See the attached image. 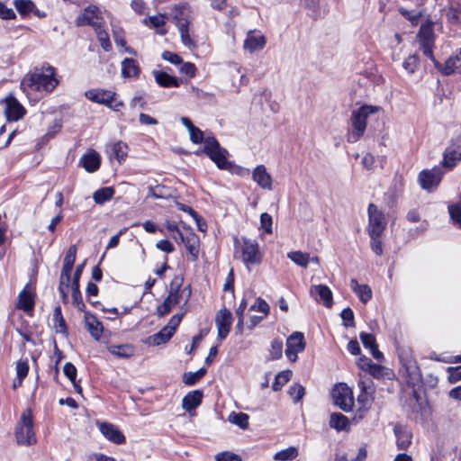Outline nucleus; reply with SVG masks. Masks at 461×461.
<instances>
[{
    "instance_id": "1",
    "label": "nucleus",
    "mask_w": 461,
    "mask_h": 461,
    "mask_svg": "<svg viewBox=\"0 0 461 461\" xmlns=\"http://www.w3.org/2000/svg\"><path fill=\"white\" fill-rule=\"evenodd\" d=\"M59 85L56 77V69L52 66H43L28 74L21 82V86L25 90L52 92Z\"/></svg>"
},
{
    "instance_id": "2",
    "label": "nucleus",
    "mask_w": 461,
    "mask_h": 461,
    "mask_svg": "<svg viewBox=\"0 0 461 461\" xmlns=\"http://www.w3.org/2000/svg\"><path fill=\"white\" fill-rule=\"evenodd\" d=\"M379 109L378 106L364 104L352 112L350 116V129L347 134L348 142L356 143L364 136L368 116L375 113Z\"/></svg>"
},
{
    "instance_id": "3",
    "label": "nucleus",
    "mask_w": 461,
    "mask_h": 461,
    "mask_svg": "<svg viewBox=\"0 0 461 461\" xmlns=\"http://www.w3.org/2000/svg\"><path fill=\"white\" fill-rule=\"evenodd\" d=\"M170 14L179 30L182 43L189 49L194 48L195 43L189 34V24L192 20L190 6L186 4L175 5Z\"/></svg>"
},
{
    "instance_id": "4",
    "label": "nucleus",
    "mask_w": 461,
    "mask_h": 461,
    "mask_svg": "<svg viewBox=\"0 0 461 461\" xmlns=\"http://www.w3.org/2000/svg\"><path fill=\"white\" fill-rule=\"evenodd\" d=\"M203 151L217 165L220 169H231L233 165L227 159L229 155L228 150L221 148L214 137L208 136L205 138Z\"/></svg>"
},
{
    "instance_id": "5",
    "label": "nucleus",
    "mask_w": 461,
    "mask_h": 461,
    "mask_svg": "<svg viewBox=\"0 0 461 461\" xmlns=\"http://www.w3.org/2000/svg\"><path fill=\"white\" fill-rule=\"evenodd\" d=\"M15 437L19 444L30 446L36 442L32 414L30 409L23 411L15 428Z\"/></svg>"
},
{
    "instance_id": "6",
    "label": "nucleus",
    "mask_w": 461,
    "mask_h": 461,
    "mask_svg": "<svg viewBox=\"0 0 461 461\" xmlns=\"http://www.w3.org/2000/svg\"><path fill=\"white\" fill-rule=\"evenodd\" d=\"M183 314L173 315L167 325L162 328L158 333L149 336L145 343L149 346H159L167 342L174 335L177 326L181 322Z\"/></svg>"
},
{
    "instance_id": "7",
    "label": "nucleus",
    "mask_w": 461,
    "mask_h": 461,
    "mask_svg": "<svg viewBox=\"0 0 461 461\" xmlns=\"http://www.w3.org/2000/svg\"><path fill=\"white\" fill-rule=\"evenodd\" d=\"M332 399L336 406L344 411H349L354 406V396L350 387L344 383L336 384L332 390Z\"/></svg>"
},
{
    "instance_id": "8",
    "label": "nucleus",
    "mask_w": 461,
    "mask_h": 461,
    "mask_svg": "<svg viewBox=\"0 0 461 461\" xmlns=\"http://www.w3.org/2000/svg\"><path fill=\"white\" fill-rule=\"evenodd\" d=\"M241 258L247 268L250 266L259 265L262 261V254L259 251L258 243L255 240L244 239L240 245Z\"/></svg>"
},
{
    "instance_id": "9",
    "label": "nucleus",
    "mask_w": 461,
    "mask_h": 461,
    "mask_svg": "<svg viewBox=\"0 0 461 461\" xmlns=\"http://www.w3.org/2000/svg\"><path fill=\"white\" fill-rule=\"evenodd\" d=\"M444 174L445 171L441 166H436L430 169H423L418 175V182L422 189L430 192L438 186Z\"/></svg>"
},
{
    "instance_id": "10",
    "label": "nucleus",
    "mask_w": 461,
    "mask_h": 461,
    "mask_svg": "<svg viewBox=\"0 0 461 461\" xmlns=\"http://www.w3.org/2000/svg\"><path fill=\"white\" fill-rule=\"evenodd\" d=\"M368 220V232L375 234L384 232L387 225V219L383 208H379L375 203H369Z\"/></svg>"
},
{
    "instance_id": "11",
    "label": "nucleus",
    "mask_w": 461,
    "mask_h": 461,
    "mask_svg": "<svg viewBox=\"0 0 461 461\" xmlns=\"http://www.w3.org/2000/svg\"><path fill=\"white\" fill-rule=\"evenodd\" d=\"M100 10L96 5H87L83 13L76 20L77 26H92L94 29L99 28L103 24V18L100 15Z\"/></svg>"
},
{
    "instance_id": "12",
    "label": "nucleus",
    "mask_w": 461,
    "mask_h": 461,
    "mask_svg": "<svg viewBox=\"0 0 461 461\" xmlns=\"http://www.w3.org/2000/svg\"><path fill=\"white\" fill-rule=\"evenodd\" d=\"M305 348L304 336L302 332H294L287 338L285 355L289 360L294 362L297 359V354Z\"/></svg>"
},
{
    "instance_id": "13",
    "label": "nucleus",
    "mask_w": 461,
    "mask_h": 461,
    "mask_svg": "<svg viewBox=\"0 0 461 461\" xmlns=\"http://www.w3.org/2000/svg\"><path fill=\"white\" fill-rule=\"evenodd\" d=\"M5 104V114L8 121L16 122L26 113L23 104L13 95H8L3 101Z\"/></svg>"
},
{
    "instance_id": "14",
    "label": "nucleus",
    "mask_w": 461,
    "mask_h": 461,
    "mask_svg": "<svg viewBox=\"0 0 461 461\" xmlns=\"http://www.w3.org/2000/svg\"><path fill=\"white\" fill-rule=\"evenodd\" d=\"M182 285V279L179 277H175L170 283V289L168 295L165 298V302H167L169 306L172 308L181 303V298L185 294V290H187L185 298L184 300L185 303L188 301L191 291L189 288H184L182 291L180 290Z\"/></svg>"
},
{
    "instance_id": "15",
    "label": "nucleus",
    "mask_w": 461,
    "mask_h": 461,
    "mask_svg": "<svg viewBox=\"0 0 461 461\" xmlns=\"http://www.w3.org/2000/svg\"><path fill=\"white\" fill-rule=\"evenodd\" d=\"M215 323L218 330V338L221 340L226 339L232 323L231 312L226 308L220 310L216 314Z\"/></svg>"
},
{
    "instance_id": "16",
    "label": "nucleus",
    "mask_w": 461,
    "mask_h": 461,
    "mask_svg": "<svg viewBox=\"0 0 461 461\" xmlns=\"http://www.w3.org/2000/svg\"><path fill=\"white\" fill-rule=\"evenodd\" d=\"M35 292L31 284H27L20 292L16 307L25 312H32L35 304Z\"/></svg>"
},
{
    "instance_id": "17",
    "label": "nucleus",
    "mask_w": 461,
    "mask_h": 461,
    "mask_svg": "<svg viewBox=\"0 0 461 461\" xmlns=\"http://www.w3.org/2000/svg\"><path fill=\"white\" fill-rule=\"evenodd\" d=\"M436 68L443 75L448 76L454 73H461V50L450 56L444 64L435 61Z\"/></svg>"
},
{
    "instance_id": "18",
    "label": "nucleus",
    "mask_w": 461,
    "mask_h": 461,
    "mask_svg": "<svg viewBox=\"0 0 461 461\" xmlns=\"http://www.w3.org/2000/svg\"><path fill=\"white\" fill-rule=\"evenodd\" d=\"M461 161V143L452 144L443 153L442 167L447 170L453 169Z\"/></svg>"
},
{
    "instance_id": "19",
    "label": "nucleus",
    "mask_w": 461,
    "mask_h": 461,
    "mask_svg": "<svg viewBox=\"0 0 461 461\" xmlns=\"http://www.w3.org/2000/svg\"><path fill=\"white\" fill-rule=\"evenodd\" d=\"M105 151L110 160H116L121 165L127 158L128 145L122 140H118L107 144Z\"/></svg>"
},
{
    "instance_id": "20",
    "label": "nucleus",
    "mask_w": 461,
    "mask_h": 461,
    "mask_svg": "<svg viewBox=\"0 0 461 461\" xmlns=\"http://www.w3.org/2000/svg\"><path fill=\"white\" fill-rule=\"evenodd\" d=\"M178 236L181 241L190 254L191 259L195 261L198 258L200 249V239L194 232H188L185 235L178 231Z\"/></svg>"
},
{
    "instance_id": "21",
    "label": "nucleus",
    "mask_w": 461,
    "mask_h": 461,
    "mask_svg": "<svg viewBox=\"0 0 461 461\" xmlns=\"http://www.w3.org/2000/svg\"><path fill=\"white\" fill-rule=\"evenodd\" d=\"M85 96L92 102L112 107L115 93L107 90L90 89L85 93Z\"/></svg>"
},
{
    "instance_id": "22",
    "label": "nucleus",
    "mask_w": 461,
    "mask_h": 461,
    "mask_svg": "<svg viewBox=\"0 0 461 461\" xmlns=\"http://www.w3.org/2000/svg\"><path fill=\"white\" fill-rule=\"evenodd\" d=\"M311 295L326 307L332 305V293L330 289L324 285H312L310 290Z\"/></svg>"
},
{
    "instance_id": "23",
    "label": "nucleus",
    "mask_w": 461,
    "mask_h": 461,
    "mask_svg": "<svg viewBox=\"0 0 461 461\" xmlns=\"http://www.w3.org/2000/svg\"><path fill=\"white\" fill-rule=\"evenodd\" d=\"M252 179L263 189L272 190L273 181L271 175L264 165H258L252 172Z\"/></svg>"
},
{
    "instance_id": "24",
    "label": "nucleus",
    "mask_w": 461,
    "mask_h": 461,
    "mask_svg": "<svg viewBox=\"0 0 461 461\" xmlns=\"http://www.w3.org/2000/svg\"><path fill=\"white\" fill-rule=\"evenodd\" d=\"M84 268V264L78 265L74 273L73 282H72V298L73 303L77 306L79 311L84 312L86 305L82 301L81 294H80V286H79V279Z\"/></svg>"
},
{
    "instance_id": "25",
    "label": "nucleus",
    "mask_w": 461,
    "mask_h": 461,
    "mask_svg": "<svg viewBox=\"0 0 461 461\" xmlns=\"http://www.w3.org/2000/svg\"><path fill=\"white\" fill-rule=\"evenodd\" d=\"M100 164L101 156L94 149H89L79 160V165L89 173L95 172L100 167Z\"/></svg>"
},
{
    "instance_id": "26",
    "label": "nucleus",
    "mask_w": 461,
    "mask_h": 461,
    "mask_svg": "<svg viewBox=\"0 0 461 461\" xmlns=\"http://www.w3.org/2000/svg\"><path fill=\"white\" fill-rule=\"evenodd\" d=\"M101 433L110 441L115 444H122L125 441V437L121 430L113 424L102 423L99 426Z\"/></svg>"
},
{
    "instance_id": "27",
    "label": "nucleus",
    "mask_w": 461,
    "mask_h": 461,
    "mask_svg": "<svg viewBox=\"0 0 461 461\" xmlns=\"http://www.w3.org/2000/svg\"><path fill=\"white\" fill-rule=\"evenodd\" d=\"M396 437V445L398 449L406 450L411 444V433L401 425H396L393 429Z\"/></svg>"
},
{
    "instance_id": "28",
    "label": "nucleus",
    "mask_w": 461,
    "mask_h": 461,
    "mask_svg": "<svg viewBox=\"0 0 461 461\" xmlns=\"http://www.w3.org/2000/svg\"><path fill=\"white\" fill-rule=\"evenodd\" d=\"M266 45V38L263 35H255L249 32L244 41V49L249 52L262 50Z\"/></svg>"
},
{
    "instance_id": "29",
    "label": "nucleus",
    "mask_w": 461,
    "mask_h": 461,
    "mask_svg": "<svg viewBox=\"0 0 461 461\" xmlns=\"http://www.w3.org/2000/svg\"><path fill=\"white\" fill-rule=\"evenodd\" d=\"M359 338H360V340H361L362 344L364 345V347L370 350L372 356L376 360L383 359V353L381 351H379L378 346L375 342V339L374 335L366 333V332H361L359 335Z\"/></svg>"
},
{
    "instance_id": "30",
    "label": "nucleus",
    "mask_w": 461,
    "mask_h": 461,
    "mask_svg": "<svg viewBox=\"0 0 461 461\" xmlns=\"http://www.w3.org/2000/svg\"><path fill=\"white\" fill-rule=\"evenodd\" d=\"M85 323L86 327L90 333V335L95 339H99L101 334L103 332V325L100 321H97L95 315L86 312L85 313Z\"/></svg>"
},
{
    "instance_id": "31",
    "label": "nucleus",
    "mask_w": 461,
    "mask_h": 461,
    "mask_svg": "<svg viewBox=\"0 0 461 461\" xmlns=\"http://www.w3.org/2000/svg\"><path fill=\"white\" fill-rule=\"evenodd\" d=\"M349 285L363 303H366L372 298V290L367 285H359L357 281L353 278L350 280Z\"/></svg>"
},
{
    "instance_id": "32",
    "label": "nucleus",
    "mask_w": 461,
    "mask_h": 461,
    "mask_svg": "<svg viewBox=\"0 0 461 461\" xmlns=\"http://www.w3.org/2000/svg\"><path fill=\"white\" fill-rule=\"evenodd\" d=\"M203 393L201 391H193L187 393L182 400V407L190 411L199 406L202 402Z\"/></svg>"
},
{
    "instance_id": "33",
    "label": "nucleus",
    "mask_w": 461,
    "mask_h": 461,
    "mask_svg": "<svg viewBox=\"0 0 461 461\" xmlns=\"http://www.w3.org/2000/svg\"><path fill=\"white\" fill-rule=\"evenodd\" d=\"M153 75L156 82L162 87H178L180 85V81L175 77L163 71H153Z\"/></svg>"
},
{
    "instance_id": "34",
    "label": "nucleus",
    "mask_w": 461,
    "mask_h": 461,
    "mask_svg": "<svg viewBox=\"0 0 461 461\" xmlns=\"http://www.w3.org/2000/svg\"><path fill=\"white\" fill-rule=\"evenodd\" d=\"M372 382L368 381H360L358 383V386L361 390V393L357 396V402L363 406L366 407L372 402Z\"/></svg>"
},
{
    "instance_id": "35",
    "label": "nucleus",
    "mask_w": 461,
    "mask_h": 461,
    "mask_svg": "<svg viewBox=\"0 0 461 461\" xmlns=\"http://www.w3.org/2000/svg\"><path fill=\"white\" fill-rule=\"evenodd\" d=\"M107 349L111 354L118 357L128 358L134 354V348L131 344H112L107 347Z\"/></svg>"
},
{
    "instance_id": "36",
    "label": "nucleus",
    "mask_w": 461,
    "mask_h": 461,
    "mask_svg": "<svg viewBox=\"0 0 461 461\" xmlns=\"http://www.w3.org/2000/svg\"><path fill=\"white\" fill-rule=\"evenodd\" d=\"M140 73V67L133 59L126 58L122 62V76L123 77H134Z\"/></svg>"
},
{
    "instance_id": "37",
    "label": "nucleus",
    "mask_w": 461,
    "mask_h": 461,
    "mask_svg": "<svg viewBox=\"0 0 461 461\" xmlns=\"http://www.w3.org/2000/svg\"><path fill=\"white\" fill-rule=\"evenodd\" d=\"M330 426L338 431H347L349 429V420L345 415L339 412H334L330 415Z\"/></svg>"
},
{
    "instance_id": "38",
    "label": "nucleus",
    "mask_w": 461,
    "mask_h": 461,
    "mask_svg": "<svg viewBox=\"0 0 461 461\" xmlns=\"http://www.w3.org/2000/svg\"><path fill=\"white\" fill-rule=\"evenodd\" d=\"M73 268V265H67L63 262L62 271L60 275L59 292L63 294V297H67L68 285L70 282V274Z\"/></svg>"
},
{
    "instance_id": "39",
    "label": "nucleus",
    "mask_w": 461,
    "mask_h": 461,
    "mask_svg": "<svg viewBox=\"0 0 461 461\" xmlns=\"http://www.w3.org/2000/svg\"><path fill=\"white\" fill-rule=\"evenodd\" d=\"M447 20L452 24L461 23V4L452 2L446 13Z\"/></svg>"
},
{
    "instance_id": "40",
    "label": "nucleus",
    "mask_w": 461,
    "mask_h": 461,
    "mask_svg": "<svg viewBox=\"0 0 461 461\" xmlns=\"http://www.w3.org/2000/svg\"><path fill=\"white\" fill-rule=\"evenodd\" d=\"M420 49L422 50L423 54L429 58L433 64L435 65V61H438L432 52V49L434 46V38H419Z\"/></svg>"
},
{
    "instance_id": "41",
    "label": "nucleus",
    "mask_w": 461,
    "mask_h": 461,
    "mask_svg": "<svg viewBox=\"0 0 461 461\" xmlns=\"http://www.w3.org/2000/svg\"><path fill=\"white\" fill-rule=\"evenodd\" d=\"M14 5L22 17L32 13L35 7L32 0H14Z\"/></svg>"
},
{
    "instance_id": "42",
    "label": "nucleus",
    "mask_w": 461,
    "mask_h": 461,
    "mask_svg": "<svg viewBox=\"0 0 461 461\" xmlns=\"http://www.w3.org/2000/svg\"><path fill=\"white\" fill-rule=\"evenodd\" d=\"M287 258L297 266H300L304 268L307 267L310 262V255L308 253H303L300 250L289 252L287 254Z\"/></svg>"
},
{
    "instance_id": "43",
    "label": "nucleus",
    "mask_w": 461,
    "mask_h": 461,
    "mask_svg": "<svg viewBox=\"0 0 461 461\" xmlns=\"http://www.w3.org/2000/svg\"><path fill=\"white\" fill-rule=\"evenodd\" d=\"M114 189L112 186H105L96 190L93 194L95 202H106L113 197Z\"/></svg>"
},
{
    "instance_id": "44",
    "label": "nucleus",
    "mask_w": 461,
    "mask_h": 461,
    "mask_svg": "<svg viewBox=\"0 0 461 461\" xmlns=\"http://www.w3.org/2000/svg\"><path fill=\"white\" fill-rule=\"evenodd\" d=\"M229 420L243 429L249 427V415L243 412H231L229 415Z\"/></svg>"
},
{
    "instance_id": "45",
    "label": "nucleus",
    "mask_w": 461,
    "mask_h": 461,
    "mask_svg": "<svg viewBox=\"0 0 461 461\" xmlns=\"http://www.w3.org/2000/svg\"><path fill=\"white\" fill-rule=\"evenodd\" d=\"M206 373L205 368H200L196 372H187L183 375V382L187 385H194L196 384Z\"/></svg>"
},
{
    "instance_id": "46",
    "label": "nucleus",
    "mask_w": 461,
    "mask_h": 461,
    "mask_svg": "<svg viewBox=\"0 0 461 461\" xmlns=\"http://www.w3.org/2000/svg\"><path fill=\"white\" fill-rule=\"evenodd\" d=\"M292 377V371L285 370L278 373L276 375L275 382L272 385L274 391H279L283 387V385L287 383Z\"/></svg>"
},
{
    "instance_id": "47",
    "label": "nucleus",
    "mask_w": 461,
    "mask_h": 461,
    "mask_svg": "<svg viewBox=\"0 0 461 461\" xmlns=\"http://www.w3.org/2000/svg\"><path fill=\"white\" fill-rule=\"evenodd\" d=\"M97 39L100 42L101 47L105 50L109 51L112 50V44L109 39V35L105 30L103 29V25H100L99 28L95 29Z\"/></svg>"
},
{
    "instance_id": "48",
    "label": "nucleus",
    "mask_w": 461,
    "mask_h": 461,
    "mask_svg": "<svg viewBox=\"0 0 461 461\" xmlns=\"http://www.w3.org/2000/svg\"><path fill=\"white\" fill-rule=\"evenodd\" d=\"M370 236V247L374 253L377 256H381L383 254V244L381 240V236L383 233H373L368 232Z\"/></svg>"
},
{
    "instance_id": "49",
    "label": "nucleus",
    "mask_w": 461,
    "mask_h": 461,
    "mask_svg": "<svg viewBox=\"0 0 461 461\" xmlns=\"http://www.w3.org/2000/svg\"><path fill=\"white\" fill-rule=\"evenodd\" d=\"M448 212L453 223L461 229V203H449Z\"/></svg>"
},
{
    "instance_id": "50",
    "label": "nucleus",
    "mask_w": 461,
    "mask_h": 461,
    "mask_svg": "<svg viewBox=\"0 0 461 461\" xmlns=\"http://www.w3.org/2000/svg\"><path fill=\"white\" fill-rule=\"evenodd\" d=\"M54 321H55V329L57 332L59 333H67V326L65 320L61 314V309L59 306L54 309Z\"/></svg>"
},
{
    "instance_id": "51",
    "label": "nucleus",
    "mask_w": 461,
    "mask_h": 461,
    "mask_svg": "<svg viewBox=\"0 0 461 461\" xmlns=\"http://www.w3.org/2000/svg\"><path fill=\"white\" fill-rule=\"evenodd\" d=\"M297 449L295 447H288L275 454L274 459L278 461L292 460L297 456Z\"/></svg>"
},
{
    "instance_id": "52",
    "label": "nucleus",
    "mask_w": 461,
    "mask_h": 461,
    "mask_svg": "<svg viewBox=\"0 0 461 461\" xmlns=\"http://www.w3.org/2000/svg\"><path fill=\"white\" fill-rule=\"evenodd\" d=\"M419 61L418 55L412 54L404 60L402 67L409 74H413L419 66Z\"/></svg>"
},
{
    "instance_id": "53",
    "label": "nucleus",
    "mask_w": 461,
    "mask_h": 461,
    "mask_svg": "<svg viewBox=\"0 0 461 461\" xmlns=\"http://www.w3.org/2000/svg\"><path fill=\"white\" fill-rule=\"evenodd\" d=\"M283 353V342L281 339H276L271 343V348L269 350L270 359L275 360L278 359L282 357Z\"/></svg>"
},
{
    "instance_id": "54",
    "label": "nucleus",
    "mask_w": 461,
    "mask_h": 461,
    "mask_svg": "<svg viewBox=\"0 0 461 461\" xmlns=\"http://www.w3.org/2000/svg\"><path fill=\"white\" fill-rule=\"evenodd\" d=\"M288 393L294 402H298L303 397L305 390L301 384H295L289 388Z\"/></svg>"
},
{
    "instance_id": "55",
    "label": "nucleus",
    "mask_w": 461,
    "mask_h": 461,
    "mask_svg": "<svg viewBox=\"0 0 461 461\" xmlns=\"http://www.w3.org/2000/svg\"><path fill=\"white\" fill-rule=\"evenodd\" d=\"M429 359L435 360V361H438V362H443V363H460L461 362V355L446 357H442L440 355H438L435 352H432L429 355Z\"/></svg>"
},
{
    "instance_id": "56",
    "label": "nucleus",
    "mask_w": 461,
    "mask_h": 461,
    "mask_svg": "<svg viewBox=\"0 0 461 461\" xmlns=\"http://www.w3.org/2000/svg\"><path fill=\"white\" fill-rule=\"evenodd\" d=\"M448 373L447 380L450 384H455L461 380V366H449L447 368Z\"/></svg>"
},
{
    "instance_id": "57",
    "label": "nucleus",
    "mask_w": 461,
    "mask_h": 461,
    "mask_svg": "<svg viewBox=\"0 0 461 461\" xmlns=\"http://www.w3.org/2000/svg\"><path fill=\"white\" fill-rule=\"evenodd\" d=\"M341 319L343 321V325L346 327H353L355 325L354 322V312L350 308H346L342 311Z\"/></svg>"
},
{
    "instance_id": "58",
    "label": "nucleus",
    "mask_w": 461,
    "mask_h": 461,
    "mask_svg": "<svg viewBox=\"0 0 461 461\" xmlns=\"http://www.w3.org/2000/svg\"><path fill=\"white\" fill-rule=\"evenodd\" d=\"M249 310L260 312L264 316H267L269 312V305L265 300L258 298L256 303L250 306Z\"/></svg>"
},
{
    "instance_id": "59",
    "label": "nucleus",
    "mask_w": 461,
    "mask_h": 461,
    "mask_svg": "<svg viewBox=\"0 0 461 461\" xmlns=\"http://www.w3.org/2000/svg\"><path fill=\"white\" fill-rule=\"evenodd\" d=\"M190 140L194 144L204 143L203 132L197 127H194L189 131Z\"/></svg>"
},
{
    "instance_id": "60",
    "label": "nucleus",
    "mask_w": 461,
    "mask_h": 461,
    "mask_svg": "<svg viewBox=\"0 0 461 461\" xmlns=\"http://www.w3.org/2000/svg\"><path fill=\"white\" fill-rule=\"evenodd\" d=\"M215 461H241V458L234 453L224 451L215 456Z\"/></svg>"
},
{
    "instance_id": "61",
    "label": "nucleus",
    "mask_w": 461,
    "mask_h": 461,
    "mask_svg": "<svg viewBox=\"0 0 461 461\" xmlns=\"http://www.w3.org/2000/svg\"><path fill=\"white\" fill-rule=\"evenodd\" d=\"M63 372L65 375L71 381L72 384H75L76 378H77V368L76 366L68 362L65 364L63 367Z\"/></svg>"
},
{
    "instance_id": "62",
    "label": "nucleus",
    "mask_w": 461,
    "mask_h": 461,
    "mask_svg": "<svg viewBox=\"0 0 461 461\" xmlns=\"http://www.w3.org/2000/svg\"><path fill=\"white\" fill-rule=\"evenodd\" d=\"M16 14L12 8H8L4 3L0 2V18L3 20L14 19Z\"/></svg>"
},
{
    "instance_id": "63",
    "label": "nucleus",
    "mask_w": 461,
    "mask_h": 461,
    "mask_svg": "<svg viewBox=\"0 0 461 461\" xmlns=\"http://www.w3.org/2000/svg\"><path fill=\"white\" fill-rule=\"evenodd\" d=\"M260 224L267 233H272V217L268 213L264 212L261 214Z\"/></svg>"
},
{
    "instance_id": "64",
    "label": "nucleus",
    "mask_w": 461,
    "mask_h": 461,
    "mask_svg": "<svg viewBox=\"0 0 461 461\" xmlns=\"http://www.w3.org/2000/svg\"><path fill=\"white\" fill-rule=\"evenodd\" d=\"M418 38H434L432 24H422L420 28Z\"/></svg>"
}]
</instances>
